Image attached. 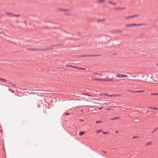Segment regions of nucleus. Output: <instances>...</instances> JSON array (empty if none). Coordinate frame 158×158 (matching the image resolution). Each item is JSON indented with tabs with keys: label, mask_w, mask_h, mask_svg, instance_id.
I'll return each instance as SVG.
<instances>
[{
	"label": "nucleus",
	"mask_w": 158,
	"mask_h": 158,
	"mask_svg": "<svg viewBox=\"0 0 158 158\" xmlns=\"http://www.w3.org/2000/svg\"><path fill=\"white\" fill-rule=\"evenodd\" d=\"M5 14L6 15H8L10 17L15 16L17 18H18L20 16V15H15L11 13L6 12Z\"/></svg>",
	"instance_id": "f257e3e1"
},
{
	"label": "nucleus",
	"mask_w": 158,
	"mask_h": 158,
	"mask_svg": "<svg viewBox=\"0 0 158 158\" xmlns=\"http://www.w3.org/2000/svg\"><path fill=\"white\" fill-rule=\"evenodd\" d=\"M116 76L117 77L119 78L125 77H127V76L126 75L122 74H119L117 75Z\"/></svg>",
	"instance_id": "f03ea898"
},
{
	"label": "nucleus",
	"mask_w": 158,
	"mask_h": 158,
	"mask_svg": "<svg viewBox=\"0 0 158 158\" xmlns=\"http://www.w3.org/2000/svg\"><path fill=\"white\" fill-rule=\"evenodd\" d=\"M137 16V15H133L132 16H126L124 17V18L126 19H129L131 18H133L135 17H136Z\"/></svg>",
	"instance_id": "7ed1b4c3"
},
{
	"label": "nucleus",
	"mask_w": 158,
	"mask_h": 158,
	"mask_svg": "<svg viewBox=\"0 0 158 158\" xmlns=\"http://www.w3.org/2000/svg\"><path fill=\"white\" fill-rule=\"evenodd\" d=\"M31 51H43V49H37V48H31Z\"/></svg>",
	"instance_id": "20e7f679"
},
{
	"label": "nucleus",
	"mask_w": 158,
	"mask_h": 158,
	"mask_svg": "<svg viewBox=\"0 0 158 158\" xmlns=\"http://www.w3.org/2000/svg\"><path fill=\"white\" fill-rule=\"evenodd\" d=\"M126 9V8L125 7H123V8H119V7H116L115 8V10H124L125 9Z\"/></svg>",
	"instance_id": "39448f33"
},
{
	"label": "nucleus",
	"mask_w": 158,
	"mask_h": 158,
	"mask_svg": "<svg viewBox=\"0 0 158 158\" xmlns=\"http://www.w3.org/2000/svg\"><path fill=\"white\" fill-rule=\"evenodd\" d=\"M74 68L77 69H78L79 70H85L86 69L85 68H82L81 67H73Z\"/></svg>",
	"instance_id": "423d86ee"
},
{
	"label": "nucleus",
	"mask_w": 158,
	"mask_h": 158,
	"mask_svg": "<svg viewBox=\"0 0 158 158\" xmlns=\"http://www.w3.org/2000/svg\"><path fill=\"white\" fill-rule=\"evenodd\" d=\"M153 143V142H148V143H147L146 144H145V146H149V145H151Z\"/></svg>",
	"instance_id": "0eeeda50"
},
{
	"label": "nucleus",
	"mask_w": 158,
	"mask_h": 158,
	"mask_svg": "<svg viewBox=\"0 0 158 158\" xmlns=\"http://www.w3.org/2000/svg\"><path fill=\"white\" fill-rule=\"evenodd\" d=\"M108 3H110L111 4H112L114 5H117V3H114L113 2H111V1H109L108 2Z\"/></svg>",
	"instance_id": "6e6552de"
},
{
	"label": "nucleus",
	"mask_w": 158,
	"mask_h": 158,
	"mask_svg": "<svg viewBox=\"0 0 158 158\" xmlns=\"http://www.w3.org/2000/svg\"><path fill=\"white\" fill-rule=\"evenodd\" d=\"M52 49V48H46L43 49V51H47V50H48Z\"/></svg>",
	"instance_id": "1a4fd4ad"
},
{
	"label": "nucleus",
	"mask_w": 158,
	"mask_h": 158,
	"mask_svg": "<svg viewBox=\"0 0 158 158\" xmlns=\"http://www.w3.org/2000/svg\"><path fill=\"white\" fill-rule=\"evenodd\" d=\"M58 10H59L61 11H69V10L63 9H60Z\"/></svg>",
	"instance_id": "9d476101"
},
{
	"label": "nucleus",
	"mask_w": 158,
	"mask_h": 158,
	"mask_svg": "<svg viewBox=\"0 0 158 158\" xmlns=\"http://www.w3.org/2000/svg\"><path fill=\"white\" fill-rule=\"evenodd\" d=\"M0 80L3 82H6L7 81L6 79L3 78H0Z\"/></svg>",
	"instance_id": "9b49d317"
},
{
	"label": "nucleus",
	"mask_w": 158,
	"mask_h": 158,
	"mask_svg": "<svg viewBox=\"0 0 158 158\" xmlns=\"http://www.w3.org/2000/svg\"><path fill=\"white\" fill-rule=\"evenodd\" d=\"M126 26L127 27H130L133 26V23L131 24H128L126 25Z\"/></svg>",
	"instance_id": "f8f14e48"
},
{
	"label": "nucleus",
	"mask_w": 158,
	"mask_h": 158,
	"mask_svg": "<svg viewBox=\"0 0 158 158\" xmlns=\"http://www.w3.org/2000/svg\"><path fill=\"white\" fill-rule=\"evenodd\" d=\"M113 81V79H106V81H107V82H108V81L112 82V81Z\"/></svg>",
	"instance_id": "ddd939ff"
},
{
	"label": "nucleus",
	"mask_w": 158,
	"mask_h": 158,
	"mask_svg": "<svg viewBox=\"0 0 158 158\" xmlns=\"http://www.w3.org/2000/svg\"><path fill=\"white\" fill-rule=\"evenodd\" d=\"M85 133V132L83 131H81L79 132V135H82Z\"/></svg>",
	"instance_id": "4468645a"
},
{
	"label": "nucleus",
	"mask_w": 158,
	"mask_h": 158,
	"mask_svg": "<svg viewBox=\"0 0 158 158\" xmlns=\"http://www.w3.org/2000/svg\"><path fill=\"white\" fill-rule=\"evenodd\" d=\"M105 95L109 97H112V94H105Z\"/></svg>",
	"instance_id": "2eb2a0df"
},
{
	"label": "nucleus",
	"mask_w": 158,
	"mask_h": 158,
	"mask_svg": "<svg viewBox=\"0 0 158 158\" xmlns=\"http://www.w3.org/2000/svg\"><path fill=\"white\" fill-rule=\"evenodd\" d=\"M138 26H141L143 25H147L146 24H144V23H139V24H138Z\"/></svg>",
	"instance_id": "dca6fc26"
},
{
	"label": "nucleus",
	"mask_w": 158,
	"mask_h": 158,
	"mask_svg": "<svg viewBox=\"0 0 158 158\" xmlns=\"http://www.w3.org/2000/svg\"><path fill=\"white\" fill-rule=\"evenodd\" d=\"M106 81V79L105 78H101L99 79V81Z\"/></svg>",
	"instance_id": "f3484780"
},
{
	"label": "nucleus",
	"mask_w": 158,
	"mask_h": 158,
	"mask_svg": "<svg viewBox=\"0 0 158 158\" xmlns=\"http://www.w3.org/2000/svg\"><path fill=\"white\" fill-rule=\"evenodd\" d=\"M8 90L11 92L12 93H15L14 91H13L12 89H10V88L8 89Z\"/></svg>",
	"instance_id": "a211bd4d"
},
{
	"label": "nucleus",
	"mask_w": 158,
	"mask_h": 158,
	"mask_svg": "<svg viewBox=\"0 0 158 158\" xmlns=\"http://www.w3.org/2000/svg\"><path fill=\"white\" fill-rule=\"evenodd\" d=\"M115 33H118V32L122 33L123 32V31L122 30H120V31L117 30V31H115Z\"/></svg>",
	"instance_id": "6ab92c4d"
},
{
	"label": "nucleus",
	"mask_w": 158,
	"mask_h": 158,
	"mask_svg": "<svg viewBox=\"0 0 158 158\" xmlns=\"http://www.w3.org/2000/svg\"><path fill=\"white\" fill-rule=\"evenodd\" d=\"M26 123V122L25 121L23 120L22 121V124H25Z\"/></svg>",
	"instance_id": "aec40b11"
},
{
	"label": "nucleus",
	"mask_w": 158,
	"mask_h": 158,
	"mask_svg": "<svg viewBox=\"0 0 158 158\" xmlns=\"http://www.w3.org/2000/svg\"><path fill=\"white\" fill-rule=\"evenodd\" d=\"M102 121H98L96 122V123H102Z\"/></svg>",
	"instance_id": "412c9836"
},
{
	"label": "nucleus",
	"mask_w": 158,
	"mask_h": 158,
	"mask_svg": "<svg viewBox=\"0 0 158 158\" xmlns=\"http://www.w3.org/2000/svg\"><path fill=\"white\" fill-rule=\"evenodd\" d=\"M158 129V128L157 127L152 132V133H154L155 131L157 130Z\"/></svg>",
	"instance_id": "4be33fe9"
},
{
	"label": "nucleus",
	"mask_w": 158,
	"mask_h": 158,
	"mask_svg": "<svg viewBox=\"0 0 158 158\" xmlns=\"http://www.w3.org/2000/svg\"><path fill=\"white\" fill-rule=\"evenodd\" d=\"M98 1L100 2H105V1L104 0H98Z\"/></svg>",
	"instance_id": "5701e85b"
},
{
	"label": "nucleus",
	"mask_w": 158,
	"mask_h": 158,
	"mask_svg": "<svg viewBox=\"0 0 158 158\" xmlns=\"http://www.w3.org/2000/svg\"><path fill=\"white\" fill-rule=\"evenodd\" d=\"M82 94L85 95L86 96H90V94H87V93H83Z\"/></svg>",
	"instance_id": "b1692460"
},
{
	"label": "nucleus",
	"mask_w": 158,
	"mask_h": 158,
	"mask_svg": "<svg viewBox=\"0 0 158 158\" xmlns=\"http://www.w3.org/2000/svg\"><path fill=\"white\" fill-rule=\"evenodd\" d=\"M102 130H98V131H97V133H98L100 132H102Z\"/></svg>",
	"instance_id": "393cba45"
},
{
	"label": "nucleus",
	"mask_w": 158,
	"mask_h": 158,
	"mask_svg": "<svg viewBox=\"0 0 158 158\" xmlns=\"http://www.w3.org/2000/svg\"><path fill=\"white\" fill-rule=\"evenodd\" d=\"M151 94L152 95H158V93H152Z\"/></svg>",
	"instance_id": "a878e982"
},
{
	"label": "nucleus",
	"mask_w": 158,
	"mask_h": 158,
	"mask_svg": "<svg viewBox=\"0 0 158 158\" xmlns=\"http://www.w3.org/2000/svg\"><path fill=\"white\" fill-rule=\"evenodd\" d=\"M144 90H139V91H137V93H141L144 92Z\"/></svg>",
	"instance_id": "bb28decb"
},
{
	"label": "nucleus",
	"mask_w": 158,
	"mask_h": 158,
	"mask_svg": "<svg viewBox=\"0 0 158 158\" xmlns=\"http://www.w3.org/2000/svg\"><path fill=\"white\" fill-rule=\"evenodd\" d=\"M102 55L101 54H97V55H94V57L97 56H100Z\"/></svg>",
	"instance_id": "cd10ccee"
},
{
	"label": "nucleus",
	"mask_w": 158,
	"mask_h": 158,
	"mask_svg": "<svg viewBox=\"0 0 158 158\" xmlns=\"http://www.w3.org/2000/svg\"><path fill=\"white\" fill-rule=\"evenodd\" d=\"M66 67H72V68H73V66L72 65H66Z\"/></svg>",
	"instance_id": "c85d7f7f"
},
{
	"label": "nucleus",
	"mask_w": 158,
	"mask_h": 158,
	"mask_svg": "<svg viewBox=\"0 0 158 158\" xmlns=\"http://www.w3.org/2000/svg\"><path fill=\"white\" fill-rule=\"evenodd\" d=\"M103 133L105 134H107L108 133V132L107 131H106V132L103 131Z\"/></svg>",
	"instance_id": "c756f323"
},
{
	"label": "nucleus",
	"mask_w": 158,
	"mask_h": 158,
	"mask_svg": "<svg viewBox=\"0 0 158 158\" xmlns=\"http://www.w3.org/2000/svg\"><path fill=\"white\" fill-rule=\"evenodd\" d=\"M117 97V94H112V97Z\"/></svg>",
	"instance_id": "7c9ffc66"
},
{
	"label": "nucleus",
	"mask_w": 158,
	"mask_h": 158,
	"mask_svg": "<svg viewBox=\"0 0 158 158\" xmlns=\"http://www.w3.org/2000/svg\"><path fill=\"white\" fill-rule=\"evenodd\" d=\"M93 80H95V81H99V78H95V79H93Z\"/></svg>",
	"instance_id": "2f4dec72"
},
{
	"label": "nucleus",
	"mask_w": 158,
	"mask_h": 158,
	"mask_svg": "<svg viewBox=\"0 0 158 158\" xmlns=\"http://www.w3.org/2000/svg\"><path fill=\"white\" fill-rule=\"evenodd\" d=\"M65 114V115H69L70 114V113H64Z\"/></svg>",
	"instance_id": "473e14b6"
},
{
	"label": "nucleus",
	"mask_w": 158,
	"mask_h": 158,
	"mask_svg": "<svg viewBox=\"0 0 158 158\" xmlns=\"http://www.w3.org/2000/svg\"><path fill=\"white\" fill-rule=\"evenodd\" d=\"M130 91L131 92L136 93L137 91Z\"/></svg>",
	"instance_id": "72a5a7b5"
},
{
	"label": "nucleus",
	"mask_w": 158,
	"mask_h": 158,
	"mask_svg": "<svg viewBox=\"0 0 158 158\" xmlns=\"http://www.w3.org/2000/svg\"><path fill=\"white\" fill-rule=\"evenodd\" d=\"M138 26V24L133 23V26Z\"/></svg>",
	"instance_id": "f704fd0d"
},
{
	"label": "nucleus",
	"mask_w": 158,
	"mask_h": 158,
	"mask_svg": "<svg viewBox=\"0 0 158 158\" xmlns=\"http://www.w3.org/2000/svg\"><path fill=\"white\" fill-rule=\"evenodd\" d=\"M104 20V19H99V20H98V22H99L102 20Z\"/></svg>",
	"instance_id": "c9c22d12"
},
{
	"label": "nucleus",
	"mask_w": 158,
	"mask_h": 158,
	"mask_svg": "<svg viewBox=\"0 0 158 158\" xmlns=\"http://www.w3.org/2000/svg\"><path fill=\"white\" fill-rule=\"evenodd\" d=\"M152 109H153L154 110H157V109H158V108H156V107H153V108H152Z\"/></svg>",
	"instance_id": "e433bc0d"
},
{
	"label": "nucleus",
	"mask_w": 158,
	"mask_h": 158,
	"mask_svg": "<svg viewBox=\"0 0 158 158\" xmlns=\"http://www.w3.org/2000/svg\"><path fill=\"white\" fill-rule=\"evenodd\" d=\"M138 136H134L133 137V139H135V138H138Z\"/></svg>",
	"instance_id": "4c0bfd02"
},
{
	"label": "nucleus",
	"mask_w": 158,
	"mask_h": 158,
	"mask_svg": "<svg viewBox=\"0 0 158 158\" xmlns=\"http://www.w3.org/2000/svg\"><path fill=\"white\" fill-rule=\"evenodd\" d=\"M4 34V35H5L4 33L3 32H0V34Z\"/></svg>",
	"instance_id": "58836bf2"
},
{
	"label": "nucleus",
	"mask_w": 158,
	"mask_h": 158,
	"mask_svg": "<svg viewBox=\"0 0 158 158\" xmlns=\"http://www.w3.org/2000/svg\"><path fill=\"white\" fill-rule=\"evenodd\" d=\"M90 57H94V55H90Z\"/></svg>",
	"instance_id": "ea45409f"
},
{
	"label": "nucleus",
	"mask_w": 158,
	"mask_h": 158,
	"mask_svg": "<svg viewBox=\"0 0 158 158\" xmlns=\"http://www.w3.org/2000/svg\"><path fill=\"white\" fill-rule=\"evenodd\" d=\"M82 56L83 57H87L86 55H84Z\"/></svg>",
	"instance_id": "a19ab883"
},
{
	"label": "nucleus",
	"mask_w": 158,
	"mask_h": 158,
	"mask_svg": "<svg viewBox=\"0 0 158 158\" xmlns=\"http://www.w3.org/2000/svg\"><path fill=\"white\" fill-rule=\"evenodd\" d=\"M115 119H116V118H115V117L114 118H111V119L112 120H115Z\"/></svg>",
	"instance_id": "79ce46f5"
},
{
	"label": "nucleus",
	"mask_w": 158,
	"mask_h": 158,
	"mask_svg": "<svg viewBox=\"0 0 158 158\" xmlns=\"http://www.w3.org/2000/svg\"><path fill=\"white\" fill-rule=\"evenodd\" d=\"M121 95L120 94H117V97L120 96Z\"/></svg>",
	"instance_id": "37998d69"
},
{
	"label": "nucleus",
	"mask_w": 158,
	"mask_h": 158,
	"mask_svg": "<svg viewBox=\"0 0 158 158\" xmlns=\"http://www.w3.org/2000/svg\"><path fill=\"white\" fill-rule=\"evenodd\" d=\"M87 57H90V55H86Z\"/></svg>",
	"instance_id": "c03bdc74"
},
{
	"label": "nucleus",
	"mask_w": 158,
	"mask_h": 158,
	"mask_svg": "<svg viewBox=\"0 0 158 158\" xmlns=\"http://www.w3.org/2000/svg\"><path fill=\"white\" fill-rule=\"evenodd\" d=\"M102 152H103L104 153H105L106 154V152L105 151H102Z\"/></svg>",
	"instance_id": "a18cd8bd"
},
{
	"label": "nucleus",
	"mask_w": 158,
	"mask_h": 158,
	"mask_svg": "<svg viewBox=\"0 0 158 158\" xmlns=\"http://www.w3.org/2000/svg\"><path fill=\"white\" fill-rule=\"evenodd\" d=\"M94 74H95V75H98V74H98L97 73H94Z\"/></svg>",
	"instance_id": "49530a36"
},
{
	"label": "nucleus",
	"mask_w": 158,
	"mask_h": 158,
	"mask_svg": "<svg viewBox=\"0 0 158 158\" xmlns=\"http://www.w3.org/2000/svg\"><path fill=\"white\" fill-rule=\"evenodd\" d=\"M80 121L81 122H82V121H84V120L83 119H81V120H80Z\"/></svg>",
	"instance_id": "de8ad7c7"
},
{
	"label": "nucleus",
	"mask_w": 158,
	"mask_h": 158,
	"mask_svg": "<svg viewBox=\"0 0 158 158\" xmlns=\"http://www.w3.org/2000/svg\"><path fill=\"white\" fill-rule=\"evenodd\" d=\"M102 108H102V107H101V108H99V109L100 110H102Z\"/></svg>",
	"instance_id": "09e8293b"
},
{
	"label": "nucleus",
	"mask_w": 158,
	"mask_h": 158,
	"mask_svg": "<svg viewBox=\"0 0 158 158\" xmlns=\"http://www.w3.org/2000/svg\"><path fill=\"white\" fill-rule=\"evenodd\" d=\"M58 45H54L53 46H58Z\"/></svg>",
	"instance_id": "8fccbe9b"
},
{
	"label": "nucleus",
	"mask_w": 158,
	"mask_h": 158,
	"mask_svg": "<svg viewBox=\"0 0 158 158\" xmlns=\"http://www.w3.org/2000/svg\"><path fill=\"white\" fill-rule=\"evenodd\" d=\"M115 118H116V119H119V118L118 117H115Z\"/></svg>",
	"instance_id": "3c124183"
},
{
	"label": "nucleus",
	"mask_w": 158,
	"mask_h": 158,
	"mask_svg": "<svg viewBox=\"0 0 158 158\" xmlns=\"http://www.w3.org/2000/svg\"><path fill=\"white\" fill-rule=\"evenodd\" d=\"M115 133H118V131H115Z\"/></svg>",
	"instance_id": "603ef678"
},
{
	"label": "nucleus",
	"mask_w": 158,
	"mask_h": 158,
	"mask_svg": "<svg viewBox=\"0 0 158 158\" xmlns=\"http://www.w3.org/2000/svg\"><path fill=\"white\" fill-rule=\"evenodd\" d=\"M64 14H65L66 15H69V14H68L66 13H64Z\"/></svg>",
	"instance_id": "864d4df0"
},
{
	"label": "nucleus",
	"mask_w": 158,
	"mask_h": 158,
	"mask_svg": "<svg viewBox=\"0 0 158 158\" xmlns=\"http://www.w3.org/2000/svg\"><path fill=\"white\" fill-rule=\"evenodd\" d=\"M89 96L91 97H94V96L92 95H90V96Z\"/></svg>",
	"instance_id": "5fc2aeb1"
},
{
	"label": "nucleus",
	"mask_w": 158,
	"mask_h": 158,
	"mask_svg": "<svg viewBox=\"0 0 158 158\" xmlns=\"http://www.w3.org/2000/svg\"><path fill=\"white\" fill-rule=\"evenodd\" d=\"M83 110H81V112H83Z\"/></svg>",
	"instance_id": "6e6d98bb"
},
{
	"label": "nucleus",
	"mask_w": 158,
	"mask_h": 158,
	"mask_svg": "<svg viewBox=\"0 0 158 158\" xmlns=\"http://www.w3.org/2000/svg\"><path fill=\"white\" fill-rule=\"evenodd\" d=\"M102 156H104V157H105V156H104V155H102Z\"/></svg>",
	"instance_id": "4d7b16f0"
},
{
	"label": "nucleus",
	"mask_w": 158,
	"mask_h": 158,
	"mask_svg": "<svg viewBox=\"0 0 158 158\" xmlns=\"http://www.w3.org/2000/svg\"><path fill=\"white\" fill-rule=\"evenodd\" d=\"M152 107H149V108H150V109H152Z\"/></svg>",
	"instance_id": "13d9d810"
},
{
	"label": "nucleus",
	"mask_w": 158,
	"mask_h": 158,
	"mask_svg": "<svg viewBox=\"0 0 158 158\" xmlns=\"http://www.w3.org/2000/svg\"><path fill=\"white\" fill-rule=\"evenodd\" d=\"M100 75H101V77H102V74H100Z\"/></svg>",
	"instance_id": "bf43d9fd"
},
{
	"label": "nucleus",
	"mask_w": 158,
	"mask_h": 158,
	"mask_svg": "<svg viewBox=\"0 0 158 158\" xmlns=\"http://www.w3.org/2000/svg\"><path fill=\"white\" fill-rule=\"evenodd\" d=\"M24 23H25L26 24V21H24Z\"/></svg>",
	"instance_id": "052dcab7"
},
{
	"label": "nucleus",
	"mask_w": 158,
	"mask_h": 158,
	"mask_svg": "<svg viewBox=\"0 0 158 158\" xmlns=\"http://www.w3.org/2000/svg\"><path fill=\"white\" fill-rule=\"evenodd\" d=\"M2 18V17L0 16V19Z\"/></svg>",
	"instance_id": "680f3d73"
},
{
	"label": "nucleus",
	"mask_w": 158,
	"mask_h": 158,
	"mask_svg": "<svg viewBox=\"0 0 158 158\" xmlns=\"http://www.w3.org/2000/svg\"><path fill=\"white\" fill-rule=\"evenodd\" d=\"M17 22V23H19V21H17V22Z\"/></svg>",
	"instance_id": "e2e57ef3"
},
{
	"label": "nucleus",
	"mask_w": 158,
	"mask_h": 158,
	"mask_svg": "<svg viewBox=\"0 0 158 158\" xmlns=\"http://www.w3.org/2000/svg\"><path fill=\"white\" fill-rule=\"evenodd\" d=\"M156 65H158V63H157V64H156Z\"/></svg>",
	"instance_id": "0e129e2a"
}]
</instances>
